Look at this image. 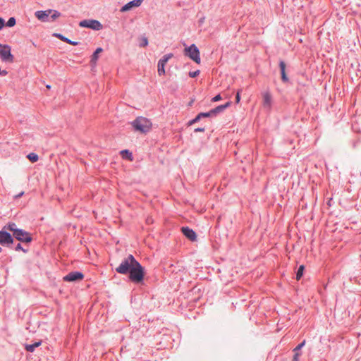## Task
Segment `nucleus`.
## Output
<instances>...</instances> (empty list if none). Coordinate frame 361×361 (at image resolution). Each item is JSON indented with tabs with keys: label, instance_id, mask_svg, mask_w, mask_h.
I'll return each mask as SVG.
<instances>
[{
	"label": "nucleus",
	"instance_id": "obj_26",
	"mask_svg": "<svg viewBox=\"0 0 361 361\" xmlns=\"http://www.w3.org/2000/svg\"><path fill=\"white\" fill-rule=\"evenodd\" d=\"M14 250L16 251H23L24 253H26L27 252V250L24 249L20 243H18L14 247Z\"/></svg>",
	"mask_w": 361,
	"mask_h": 361
},
{
	"label": "nucleus",
	"instance_id": "obj_9",
	"mask_svg": "<svg viewBox=\"0 0 361 361\" xmlns=\"http://www.w3.org/2000/svg\"><path fill=\"white\" fill-rule=\"evenodd\" d=\"M84 279V274L80 271H71L63 276V280L66 282H78Z\"/></svg>",
	"mask_w": 361,
	"mask_h": 361
},
{
	"label": "nucleus",
	"instance_id": "obj_22",
	"mask_svg": "<svg viewBox=\"0 0 361 361\" xmlns=\"http://www.w3.org/2000/svg\"><path fill=\"white\" fill-rule=\"evenodd\" d=\"M51 13V16L49 17V21H54L61 16V13L56 10H52Z\"/></svg>",
	"mask_w": 361,
	"mask_h": 361
},
{
	"label": "nucleus",
	"instance_id": "obj_37",
	"mask_svg": "<svg viewBox=\"0 0 361 361\" xmlns=\"http://www.w3.org/2000/svg\"><path fill=\"white\" fill-rule=\"evenodd\" d=\"M23 194H24V192H20L19 194L16 195L15 196V198H16V199H18V198L21 197L23 195Z\"/></svg>",
	"mask_w": 361,
	"mask_h": 361
},
{
	"label": "nucleus",
	"instance_id": "obj_5",
	"mask_svg": "<svg viewBox=\"0 0 361 361\" xmlns=\"http://www.w3.org/2000/svg\"><path fill=\"white\" fill-rule=\"evenodd\" d=\"M79 26L81 27L90 28L93 30L99 31L102 29V23L97 20L86 19L79 23Z\"/></svg>",
	"mask_w": 361,
	"mask_h": 361
},
{
	"label": "nucleus",
	"instance_id": "obj_15",
	"mask_svg": "<svg viewBox=\"0 0 361 361\" xmlns=\"http://www.w3.org/2000/svg\"><path fill=\"white\" fill-rule=\"evenodd\" d=\"M231 104V102H226L225 104L219 105L212 109V113L216 116L217 114L223 112L226 108L229 107Z\"/></svg>",
	"mask_w": 361,
	"mask_h": 361
},
{
	"label": "nucleus",
	"instance_id": "obj_34",
	"mask_svg": "<svg viewBox=\"0 0 361 361\" xmlns=\"http://www.w3.org/2000/svg\"><path fill=\"white\" fill-rule=\"evenodd\" d=\"M4 25H5L4 20L0 17V30L4 27Z\"/></svg>",
	"mask_w": 361,
	"mask_h": 361
},
{
	"label": "nucleus",
	"instance_id": "obj_6",
	"mask_svg": "<svg viewBox=\"0 0 361 361\" xmlns=\"http://www.w3.org/2000/svg\"><path fill=\"white\" fill-rule=\"evenodd\" d=\"M12 236L13 238L22 243H28L32 240V238L30 233L20 228H19L16 233H13Z\"/></svg>",
	"mask_w": 361,
	"mask_h": 361
},
{
	"label": "nucleus",
	"instance_id": "obj_2",
	"mask_svg": "<svg viewBox=\"0 0 361 361\" xmlns=\"http://www.w3.org/2000/svg\"><path fill=\"white\" fill-rule=\"evenodd\" d=\"M131 125L135 131L145 134L148 133L152 129V126L151 121L142 116L136 118L131 122Z\"/></svg>",
	"mask_w": 361,
	"mask_h": 361
},
{
	"label": "nucleus",
	"instance_id": "obj_16",
	"mask_svg": "<svg viewBox=\"0 0 361 361\" xmlns=\"http://www.w3.org/2000/svg\"><path fill=\"white\" fill-rule=\"evenodd\" d=\"M54 36H55L56 38L59 39L62 42H66L67 44L71 45H78L79 44L78 42L72 41L60 33H55Z\"/></svg>",
	"mask_w": 361,
	"mask_h": 361
},
{
	"label": "nucleus",
	"instance_id": "obj_30",
	"mask_svg": "<svg viewBox=\"0 0 361 361\" xmlns=\"http://www.w3.org/2000/svg\"><path fill=\"white\" fill-rule=\"evenodd\" d=\"M305 341H303L302 342H301L300 344H298L294 349H293V351H298L300 352V350H301V348L305 345Z\"/></svg>",
	"mask_w": 361,
	"mask_h": 361
},
{
	"label": "nucleus",
	"instance_id": "obj_8",
	"mask_svg": "<svg viewBox=\"0 0 361 361\" xmlns=\"http://www.w3.org/2000/svg\"><path fill=\"white\" fill-rule=\"evenodd\" d=\"M173 56V54L170 53L165 54L161 59H160L158 61V69L157 73L159 75H163L165 74V66L168 61L171 59Z\"/></svg>",
	"mask_w": 361,
	"mask_h": 361
},
{
	"label": "nucleus",
	"instance_id": "obj_33",
	"mask_svg": "<svg viewBox=\"0 0 361 361\" xmlns=\"http://www.w3.org/2000/svg\"><path fill=\"white\" fill-rule=\"evenodd\" d=\"M204 130H205V128L204 127L203 128H197L194 130V132L195 133H199V132L202 133V132H204Z\"/></svg>",
	"mask_w": 361,
	"mask_h": 361
},
{
	"label": "nucleus",
	"instance_id": "obj_25",
	"mask_svg": "<svg viewBox=\"0 0 361 361\" xmlns=\"http://www.w3.org/2000/svg\"><path fill=\"white\" fill-rule=\"evenodd\" d=\"M201 115V117L202 118H209V117H214V115L212 113V109L208 112H201L200 113Z\"/></svg>",
	"mask_w": 361,
	"mask_h": 361
},
{
	"label": "nucleus",
	"instance_id": "obj_36",
	"mask_svg": "<svg viewBox=\"0 0 361 361\" xmlns=\"http://www.w3.org/2000/svg\"><path fill=\"white\" fill-rule=\"evenodd\" d=\"M240 96L239 92H238L236 94V96H235V102L238 103L240 102Z\"/></svg>",
	"mask_w": 361,
	"mask_h": 361
},
{
	"label": "nucleus",
	"instance_id": "obj_12",
	"mask_svg": "<svg viewBox=\"0 0 361 361\" xmlns=\"http://www.w3.org/2000/svg\"><path fill=\"white\" fill-rule=\"evenodd\" d=\"M181 231H182L183 234L190 240H191V241L196 240L197 235L192 229H191L187 226H185V227L183 226L181 228Z\"/></svg>",
	"mask_w": 361,
	"mask_h": 361
},
{
	"label": "nucleus",
	"instance_id": "obj_1",
	"mask_svg": "<svg viewBox=\"0 0 361 361\" xmlns=\"http://www.w3.org/2000/svg\"><path fill=\"white\" fill-rule=\"evenodd\" d=\"M115 271L121 274H128L130 281L136 284L141 283L145 277L144 267L130 254L122 260L119 266L115 269Z\"/></svg>",
	"mask_w": 361,
	"mask_h": 361
},
{
	"label": "nucleus",
	"instance_id": "obj_31",
	"mask_svg": "<svg viewBox=\"0 0 361 361\" xmlns=\"http://www.w3.org/2000/svg\"><path fill=\"white\" fill-rule=\"evenodd\" d=\"M200 71L199 70H197L195 71H190L188 75L190 78H195L197 77L199 74H200Z\"/></svg>",
	"mask_w": 361,
	"mask_h": 361
},
{
	"label": "nucleus",
	"instance_id": "obj_14",
	"mask_svg": "<svg viewBox=\"0 0 361 361\" xmlns=\"http://www.w3.org/2000/svg\"><path fill=\"white\" fill-rule=\"evenodd\" d=\"M279 68L281 70V80L283 81V82L286 83L289 82V78H288L286 73V63L283 61H280Z\"/></svg>",
	"mask_w": 361,
	"mask_h": 361
},
{
	"label": "nucleus",
	"instance_id": "obj_19",
	"mask_svg": "<svg viewBox=\"0 0 361 361\" xmlns=\"http://www.w3.org/2000/svg\"><path fill=\"white\" fill-rule=\"evenodd\" d=\"M4 229L8 230L11 232L16 233L19 228H17V225L13 222H9L4 226Z\"/></svg>",
	"mask_w": 361,
	"mask_h": 361
},
{
	"label": "nucleus",
	"instance_id": "obj_20",
	"mask_svg": "<svg viewBox=\"0 0 361 361\" xmlns=\"http://www.w3.org/2000/svg\"><path fill=\"white\" fill-rule=\"evenodd\" d=\"M27 158L32 162H37L39 159V157L37 154L31 152L27 155Z\"/></svg>",
	"mask_w": 361,
	"mask_h": 361
},
{
	"label": "nucleus",
	"instance_id": "obj_29",
	"mask_svg": "<svg viewBox=\"0 0 361 361\" xmlns=\"http://www.w3.org/2000/svg\"><path fill=\"white\" fill-rule=\"evenodd\" d=\"M121 154L124 156V154L126 155V157H128L130 159H132V153L129 152L128 149H124L121 151Z\"/></svg>",
	"mask_w": 361,
	"mask_h": 361
},
{
	"label": "nucleus",
	"instance_id": "obj_24",
	"mask_svg": "<svg viewBox=\"0 0 361 361\" xmlns=\"http://www.w3.org/2000/svg\"><path fill=\"white\" fill-rule=\"evenodd\" d=\"M16 20L14 17H11L8 18V21L6 22V26L11 27L16 25Z\"/></svg>",
	"mask_w": 361,
	"mask_h": 361
},
{
	"label": "nucleus",
	"instance_id": "obj_4",
	"mask_svg": "<svg viewBox=\"0 0 361 361\" xmlns=\"http://www.w3.org/2000/svg\"><path fill=\"white\" fill-rule=\"evenodd\" d=\"M0 57L5 62L13 61L14 56L11 54V48L9 45L0 44Z\"/></svg>",
	"mask_w": 361,
	"mask_h": 361
},
{
	"label": "nucleus",
	"instance_id": "obj_3",
	"mask_svg": "<svg viewBox=\"0 0 361 361\" xmlns=\"http://www.w3.org/2000/svg\"><path fill=\"white\" fill-rule=\"evenodd\" d=\"M184 54L188 56L190 59L196 63H200L201 59L200 56V51L195 44H191L184 49Z\"/></svg>",
	"mask_w": 361,
	"mask_h": 361
},
{
	"label": "nucleus",
	"instance_id": "obj_28",
	"mask_svg": "<svg viewBox=\"0 0 361 361\" xmlns=\"http://www.w3.org/2000/svg\"><path fill=\"white\" fill-rule=\"evenodd\" d=\"M293 352H294V355H293L292 361H299V357L301 355V353L298 351H293Z\"/></svg>",
	"mask_w": 361,
	"mask_h": 361
},
{
	"label": "nucleus",
	"instance_id": "obj_11",
	"mask_svg": "<svg viewBox=\"0 0 361 361\" xmlns=\"http://www.w3.org/2000/svg\"><path fill=\"white\" fill-rule=\"evenodd\" d=\"M143 0H133L124 6L120 10L121 12H126L131 10L133 7H138L141 5Z\"/></svg>",
	"mask_w": 361,
	"mask_h": 361
},
{
	"label": "nucleus",
	"instance_id": "obj_17",
	"mask_svg": "<svg viewBox=\"0 0 361 361\" xmlns=\"http://www.w3.org/2000/svg\"><path fill=\"white\" fill-rule=\"evenodd\" d=\"M103 51L102 48L98 47L96 49V50L94 51L92 55L91 56L90 59V63L91 65H95L97 63V61L99 58V54Z\"/></svg>",
	"mask_w": 361,
	"mask_h": 361
},
{
	"label": "nucleus",
	"instance_id": "obj_23",
	"mask_svg": "<svg viewBox=\"0 0 361 361\" xmlns=\"http://www.w3.org/2000/svg\"><path fill=\"white\" fill-rule=\"evenodd\" d=\"M202 118L201 117V115L200 114H198L196 117L192 120H190L189 122H188V126H192L197 122H199Z\"/></svg>",
	"mask_w": 361,
	"mask_h": 361
},
{
	"label": "nucleus",
	"instance_id": "obj_7",
	"mask_svg": "<svg viewBox=\"0 0 361 361\" xmlns=\"http://www.w3.org/2000/svg\"><path fill=\"white\" fill-rule=\"evenodd\" d=\"M13 243V236L5 229L0 231V245L10 247Z\"/></svg>",
	"mask_w": 361,
	"mask_h": 361
},
{
	"label": "nucleus",
	"instance_id": "obj_35",
	"mask_svg": "<svg viewBox=\"0 0 361 361\" xmlns=\"http://www.w3.org/2000/svg\"><path fill=\"white\" fill-rule=\"evenodd\" d=\"M8 74V71L6 70H0V75L5 76Z\"/></svg>",
	"mask_w": 361,
	"mask_h": 361
},
{
	"label": "nucleus",
	"instance_id": "obj_13",
	"mask_svg": "<svg viewBox=\"0 0 361 361\" xmlns=\"http://www.w3.org/2000/svg\"><path fill=\"white\" fill-rule=\"evenodd\" d=\"M263 97V106L267 110H270L272 104V97L269 92H265L262 94Z\"/></svg>",
	"mask_w": 361,
	"mask_h": 361
},
{
	"label": "nucleus",
	"instance_id": "obj_10",
	"mask_svg": "<svg viewBox=\"0 0 361 361\" xmlns=\"http://www.w3.org/2000/svg\"><path fill=\"white\" fill-rule=\"evenodd\" d=\"M52 10L37 11L35 12V16L42 22L49 21V15L51 13Z\"/></svg>",
	"mask_w": 361,
	"mask_h": 361
},
{
	"label": "nucleus",
	"instance_id": "obj_32",
	"mask_svg": "<svg viewBox=\"0 0 361 361\" xmlns=\"http://www.w3.org/2000/svg\"><path fill=\"white\" fill-rule=\"evenodd\" d=\"M221 99V94H219L217 95H216L215 97H214L212 99V101L215 102H218L219 100Z\"/></svg>",
	"mask_w": 361,
	"mask_h": 361
},
{
	"label": "nucleus",
	"instance_id": "obj_38",
	"mask_svg": "<svg viewBox=\"0 0 361 361\" xmlns=\"http://www.w3.org/2000/svg\"><path fill=\"white\" fill-rule=\"evenodd\" d=\"M2 251V248L0 247V252Z\"/></svg>",
	"mask_w": 361,
	"mask_h": 361
},
{
	"label": "nucleus",
	"instance_id": "obj_27",
	"mask_svg": "<svg viewBox=\"0 0 361 361\" xmlns=\"http://www.w3.org/2000/svg\"><path fill=\"white\" fill-rule=\"evenodd\" d=\"M148 44V39L147 37H144L141 39V42L140 44V46L142 47H145L147 46Z\"/></svg>",
	"mask_w": 361,
	"mask_h": 361
},
{
	"label": "nucleus",
	"instance_id": "obj_21",
	"mask_svg": "<svg viewBox=\"0 0 361 361\" xmlns=\"http://www.w3.org/2000/svg\"><path fill=\"white\" fill-rule=\"evenodd\" d=\"M304 269H305L304 265H300L298 267L297 272H296V279L298 281H299L301 279V277L303 276Z\"/></svg>",
	"mask_w": 361,
	"mask_h": 361
},
{
	"label": "nucleus",
	"instance_id": "obj_18",
	"mask_svg": "<svg viewBox=\"0 0 361 361\" xmlns=\"http://www.w3.org/2000/svg\"><path fill=\"white\" fill-rule=\"evenodd\" d=\"M42 343V341L35 342L32 344H27L25 345V350L27 352L32 353L35 351V348L39 347Z\"/></svg>",
	"mask_w": 361,
	"mask_h": 361
}]
</instances>
